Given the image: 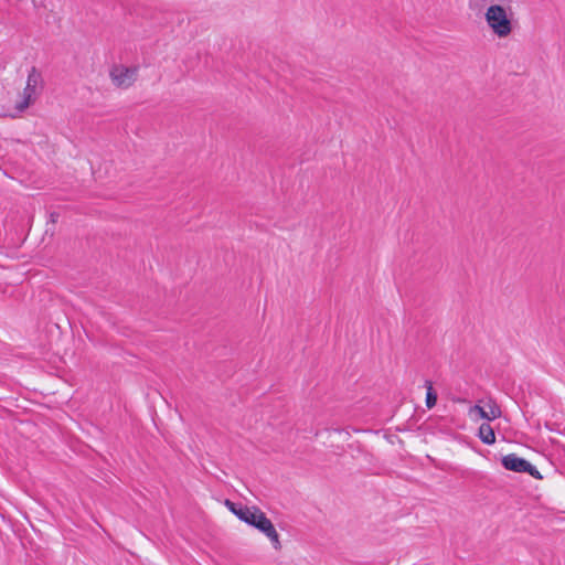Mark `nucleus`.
Masks as SVG:
<instances>
[{
    "instance_id": "nucleus-5",
    "label": "nucleus",
    "mask_w": 565,
    "mask_h": 565,
    "mask_svg": "<svg viewBox=\"0 0 565 565\" xmlns=\"http://www.w3.org/2000/svg\"><path fill=\"white\" fill-rule=\"evenodd\" d=\"M249 525L265 534L276 550L280 548L279 534L277 533L273 522L259 508L257 509V513L254 515V522L249 523Z\"/></svg>"
},
{
    "instance_id": "nucleus-1",
    "label": "nucleus",
    "mask_w": 565,
    "mask_h": 565,
    "mask_svg": "<svg viewBox=\"0 0 565 565\" xmlns=\"http://www.w3.org/2000/svg\"><path fill=\"white\" fill-rule=\"evenodd\" d=\"M486 21L491 31L499 38H507L512 31V22L507 10L499 4H491L484 13Z\"/></svg>"
},
{
    "instance_id": "nucleus-10",
    "label": "nucleus",
    "mask_w": 565,
    "mask_h": 565,
    "mask_svg": "<svg viewBox=\"0 0 565 565\" xmlns=\"http://www.w3.org/2000/svg\"><path fill=\"white\" fill-rule=\"evenodd\" d=\"M470 418L477 420L479 418L488 420L487 409L481 407L479 404L471 406L468 411Z\"/></svg>"
},
{
    "instance_id": "nucleus-2",
    "label": "nucleus",
    "mask_w": 565,
    "mask_h": 565,
    "mask_svg": "<svg viewBox=\"0 0 565 565\" xmlns=\"http://www.w3.org/2000/svg\"><path fill=\"white\" fill-rule=\"evenodd\" d=\"M42 74L35 66H32L28 73L26 85L22 93V99L15 106L17 110H25L35 100L39 89L42 88Z\"/></svg>"
},
{
    "instance_id": "nucleus-11",
    "label": "nucleus",
    "mask_w": 565,
    "mask_h": 565,
    "mask_svg": "<svg viewBox=\"0 0 565 565\" xmlns=\"http://www.w3.org/2000/svg\"><path fill=\"white\" fill-rule=\"evenodd\" d=\"M487 406L489 408L487 411V415L489 416L488 422H491V420H494V419L501 417L502 412H501L499 405L494 401L489 399Z\"/></svg>"
},
{
    "instance_id": "nucleus-9",
    "label": "nucleus",
    "mask_w": 565,
    "mask_h": 565,
    "mask_svg": "<svg viewBox=\"0 0 565 565\" xmlns=\"http://www.w3.org/2000/svg\"><path fill=\"white\" fill-rule=\"evenodd\" d=\"M425 386L427 388L426 399H425L426 406L428 408H433L437 403V394L435 393L433 383L430 381L427 380L425 382Z\"/></svg>"
},
{
    "instance_id": "nucleus-4",
    "label": "nucleus",
    "mask_w": 565,
    "mask_h": 565,
    "mask_svg": "<svg viewBox=\"0 0 565 565\" xmlns=\"http://www.w3.org/2000/svg\"><path fill=\"white\" fill-rule=\"evenodd\" d=\"M249 525L265 534L276 550L280 548L279 534L277 533L273 522L259 508L257 509V513L254 515V522L249 523Z\"/></svg>"
},
{
    "instance_id": "nucleus-14",
    "label": "nucleus",
    "mask_w": 565,
    "mask_h": 565,
    "mask_svg": "<svg viewBox=\"0 0 565 565\" xmlns=\"http://www.w3.org/2000/svg\"><path fill=\"white\" fill-rule=\"evenodd\" d=\"M457 402H458V403H465V402H466V399H460V398H459V399H457Z\"/></svg>"
},
{
    "instance_id": "nucleus-12",
    "label": "nucleus",
    "mask_w": 565,
    "mask_h": 565,
    "mask_svg": "<svg viewBox=\"0 0 565 565\" xmlns=\"http://www.w3.org/2000/svg\"><path fill=\"white\" fill-rule=\"evenodd\" d=\"M492 0H469V9L481 12Z\"/></svg>"
},
{
    "instance_id": "nucleus-6",
    "label": "nucleus",
    "mask_w": 565,
    "mask_h": 565,
    "mask_svg": "<svg viewBox=\"0 0 565 565\" xmlns=\"http://www.w3.org/2000/svg\"><path fill=\"white\" fill-rule=\"evenodd\" d=\"M137 73V67L115 65L111 67L109 76L115 86L119 88H128L136 82Z\"/></svg>"
},
{
    "instance_id": "nucleus-8",
    "label": "nucleus",
    "mask_w": 565,
    "mask_h": 565,
    "mask_svg": "<svg viewBox=\"0 0 565 565\" xmlns=\"http://www.w3.org/2000/svg\"><path fill=\"white\" fill-rule=\"evenodd\" d=\"M478 437L486 445H493L495 443L494 430L488 423H483L480 425L478 430Z\"/></svg>"
},
{
    "instance_id": "nucleus-13",
    "label": "nucleus",
    "mask_w": 565,
    "mask_h": 565,
    "mask_svg": "<svg viewBox=\"0 0 565 565\" xmlns=\"http://www.w3.org/2000/svg\"><path fill=\"white\" fill-rule=\"evenodd\" d=\"M50 217H51V221L53 223H55L57 221V218H58V213L53 212V213L50 214Z\"/></svg>"
},
{
    "instance_id": "nucleus-3",
    "label": "nucleus",
    "mask_w": 565,
    "mask_h": 565,
    "mask_svg": "<svg viewBox=\"0 0 565 565\" xmlns=\"http://www.w3.org/2000/svg\"><path fill=\"white\" fill-rule=\"evenodd\" d=\"M502 466L507 470L515 472H526L535 479H542L540 471L530 461L516 456L515 454H509L502 457Z\"/></svg>"
},
{
    "instance_id": "nucleus-7",
    "label": "nucleus",
    "mask_w": 565,
    "mask_h": 565,
    "mask_svg": "<svg viewBox=\"0 0 565 565\" xmlns=\"http://www.w3.org/2000/svg\"><path fill=\"white\" fill-rule=\"evenodd\" d=\"M225 505L234 513L241 521L249 525L254 522V515L257 513V507H247L241 503H234L230 500L225 501Z\"/></svg>"
}]
</instances>
